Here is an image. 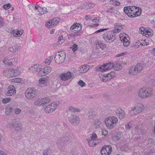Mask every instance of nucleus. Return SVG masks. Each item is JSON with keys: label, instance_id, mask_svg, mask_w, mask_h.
<instances>
[{"label": "nucleus", "instance_id": "1", "mask_svg": "<svg viewBox=\"0 0 155 155\" xmlns=\"http://www.w3.org/2000/svg\"><path fill=\"white\" fill-rule=\"evenodd\" d=\"M124 11L130 18H135L140 16L141 13L140 8L135 6L125 7Z\"/></svg>", "mask_w": 155, "mask_h": 155}, {"label": "nucleus", "instance_id": "2", "mask_svg": "<svg viewBox=\"0 0 155 155\" xmlns=\"http://www.w3.org/2000/svg\"><path fill=\"white\" fill-rule=\"evenodd\" d=\"M152 94V89L148 87H143L141 88L138 92V96L143 98L149 97Z\"/></svg>", "mask_w": 155, "mask_h": 155}, {"label": "nucleus", "instance_id": "3", "mask_svg": "<svg viewBox=\"0 0 155 155\" xmlns=\"http://www.w3.org/2000/svg\"><path fill=\"white\" fill-rule=\"evenodd\" d=\"M117 118L114 116L110 117L107 118L105 121L106 125L108 128H113L117 123Z\"/></svg>", "mask_w": 155, "mask_h": 155}, {"label": "nucleus", "instance_id": "4", "mask_svg": "<svg viewBox=\"0 0 155 155\" xmlns=\"http://www.w3.org/2000/svg\"><path fill=\"white\" fill-rule=\"evenodd\" d=\"M65 53L63 51L58 52L56 53L54 57V60L56 63L58 64H62L64 61L65 58Z\"/></svg>", "mask_w": 155, "mask_h": 155}, {"label": "nucleus", "instance_id": "5", "mask_svg": "<svg viewBox=\"0 0 155 155\" xmlns=\"http://www.w3.org/2000/svg\"><path fill=\"white\" fill-rule=\"evenodd\" d=\"M144 108V106L141 104H138L136 106L131 108L129 112L130 116H133L141 113Z\"/></svg>", "mask_w": 155, "mask_h": 155}, {"label": "nucleus", "instance_id": "6", "mask_svg": "<svg viewBox=\"0 0 155 155\" xmlns=\"http://www.w3.org/2000/svg\"><path fill=\"white\" fill-rule=\"evenodd\" d=\"M59 104L58 101H55L50 104L47 106L45 108V113H51L54 111Z\"/></svg>", "mask_w": 155, "mask_h": 155}, {"label": "nucleus", "instance_id": "7", "mask_svg": "<svg viewBox=\"0 0 155 155\" xmlns=\"http://www.w3.org/2000/svg\"><path fill=\"white\" fill-rule=\"evenodd\" d=\"M103 38L107 42H113L116 39L115 35H114L112 32H107L103 35Z\"/></svg>", "mask_w": 155, "mask_h": 155}, {"label": "nucleus", "instance_id": "8", "mask_svg": "<svg viewBox=\"0 0 155 155\" xmlns=\"http://www.w3.org/2000/svg\"><path fill=\"white\" fill-rule=\"evenodd\" d=\"M113 65L111 62H109L103 64L101 66H98L96 70L97 71L104 72L110 70L113 67Z\"/></svg>", "mask_w": 155, "mask_h": 155}, {"label": "nucleus", "instance_id": "9", "mask_svg": "<svg viewBox=\"0 0 155 155\" xmlns=\"http://www.w3.org/2000/svg\"><path fill=\"white\" fill-rule=\"evenodd\" d=\"M36 91L34 88L33 89L29 88L25 93V96L28 99H32L36 95Z\"/></svg>", "mask_w": 155, "mask_h": 155}, {"label": "nucleus", "instance_id": "10", "mask_svg": "<svg viewBox=\"0 0 155 155\" xmlns=\"http://www.w3.org/2000/svg\"><path fill=\"white\" fill-rule=\"evenodd\" d=\"M121 41L123 43L125 47H127L130 44V38L128 35L124 33L120 37Z\"/></svg>", "mask_w": 155, "mask_h": 155}, {"label": "nucleus", "instance_id": "11", "mask_svg": "<svg viewBox=\"0 0 155 155\" xmlns=\"http://www.w3.org/2000/svg\"><path fill=\"white\" fill-rule=\"evenodd\" d=\"M59 19L58 18H55L48 21V23L45 24L48 28H51L56 25L59 22Z\"/></svg>", "mask_w": 155, "mask_h": 155}, {"label": "nucleus", "instance_id": "12", "mask_svg": "<svg viewBox=\"0 0 155 155\" xmlns=\"http://www.w3.org/2000/svg\"><path fill=\"white\" fill-rule=\"evenodd\" d=\"M81 24L74 23L70 28V30L71 32L74 33H77L80 31L81 29Z\"/></svg>", "mask_w": 155, "mask_h": 155}, {"label": "nucleus", "instance_id": "13", "mask_svg": "<svg viewBox=\"0 0 155 155\" xmlns=\"http://www.w3.org/2000/svg\"><path fill=\"white\" fill-rule=\"evenodd\" d=\"M68 118L69 121L74 125L77 124L79 122V118L75 116L71 115Z\"/></svg>", "mask_w": 155, "mask_h": 155}, {"label": "nucleus", "instance_id": "14", "mask_svg": "<svg viewBox=\"0 0 155 155\" xmlns=\"http://www.w3.org/2000/svg\"><path fill=\"white\" fill-rule=\"evenodd\" d=\"M35 9L37 11V12H38L39 13L38 15H41L45 14H46L47 12H48V11L47 9V8L45 7L41 8V7L38 6H35Z\"/></svg>", "mask_w": 155, "mask_h": 155}, {"label": "nucleus", "instance_id": "15", "mask_svg": "<svg viewBox=\"0 0 155 155\" xmlns=\"http://www.w3.org/2000/svg\"><path fill=\"white\" fill-rule=\"evenodd\" d=\"M72 75L71 73L70 72H68L66 73H63L59 75V77L62 81H66L71 77Z\"/></svg>", "mask_w": 155, "mask_h": 155}, {"label": "nucleus", "instance_id": "16", "mask_svg": "<svg viewBox=\"0 0 155 155\" xmlns=\"http://www.w3.org/2000/svg\"><path fill=\"white\" fill-rule=\"evenodd\" d=\"M15 87L13 85H10L8 88V91L6 94L7 96H11L15 94L16 93Z\"/></svg>", "mask_w": 155, "mask_h": 155}, {"label": "nucleus", "instance_id": "17", "mask_svg": "<svg viewBox=\"0 0 155 155\" xmlns=\"http://www.w3.org/2000/svg\"><path fill=\"white\" fill-rule=\"evenodd\" d=\"M116 114L118 115L120 119H122L124 118L125 114L124 111L121 109H118L116 111Z\"/></svg>", "mask_w": 155, "mask_h": 155}, {"label": "nucleus", "instance_id": "18", "mask_svg": "<svg viewBox=\"0 0 155 155\" xmlns=\"http://www.w3.org/2000/svg\"><path fill=\"white\" fill-rule=\"evenodd\" d=\"M3 74L5 77L10 78L14 77L13 69H8L4 71Z\"/></svg>", "mask_w": 155, "mask_h": 155}, {"label": "nucleus", "instance_id": "19", "mask_svg": "<svg viewBox=\"0 0 155 155\" xmlns=\"http://www.w3.org/2000/svg\"><path fill=\"white\" fill-rule=\"evenodd\" d=\"M23 29L18 30H13L11 32L12 35H13L15 37H19L21 36L23 33Z\"/></svg>", "mask_w": 155, "mask_h": 155}, {"label": "nucleus", "instance_id": "20", "mask_svg": "<svg viewBox=\"0 0 155 155\" xmlns=\"http://www.w3.org/2000/svg\"><path fill=\"white\" fill-rule=\"evenodd\" d=\"M89 69V66L87 65H83L79 67V72L83 73L87 72Z\"/></svg>", "mask_w": 155, "mask_h": 155}, {"label": "nucleus", "instance_id": "21", "mask_svg": "<svg viewBox=\"0 0 155 155\" xmlns=\"http://www.w3.org/2000/svg\"><path fill=\"white\" fill-rule=\"evenodd\" d=\"M41 66L38 64H35L29 68V69L33 72H37L41 69Z\"/></svg>", "mask_w": 155, "mask_h": 155}, {"label": "nucleus", "instance_id": "22", "mask_svg": "<svg viewBox=\"0 0 155 155\" xmlns=\"http://www.w3.org/2000/svg\"><path fill=\"white\" fill-rule=\"evenodd\" d=\"M69 138L67 137L59 138L57 140V143L59 144L62 145L63 144L64 145V143H65L66 142L68 141L69 140Z\"/></svg>", "mask_w": 155, "mask_h": 155}, {"label": "nucleus", "instance_id": "23", "mask_svg": "<svg viewBox=\"0 0 155 155\" xmlns=\"http://www.w3.org/2000/svg\"><path fill=\"white\" fill-rule=\"evenodd\" d=\"M14 128L17 131L20 132L22 130V127L20 123H19L18 122L16 121Z\"/></svg>", "mask_w": 155, "mask_h": 155}, {"label": "nucleus", "instance_id": "24", "mask_svg": "<svg viewBox=\"0 0 155 155\" xmlns=\"http://www.w3.org/2000/svg\"><path fill=\"white\" fill-rule=\"evenodd\" d=\"M94 126L96 128H98L102 127L103 124L101 121L97 119L95 120Z\"/></svg>", "mask_w": 155, "mask_h": 155}, {"label": "nucleus", "instance_id": "25", "mask_svg": "<svg viewBox=\"0 0 155 155\" xmlns=\"http://www.w3.org/2000/svg\"><path fill=\"white\" fill-rule=\"evenodd\" d=\"M152 30L150 29H148L146 28L145 31V35L146 36L147 35L148 37H150L153 36V34L152 32Z\"/></svg>", "mask_w": 155, "mask_h": 155}, {"label": "nucleus", "instance_id": "26", "mask_svg": "<svg viewBox=\"0 0 155 155\" xmlns=\"http://www.w3.org/2000/svg\"><path fill=\"white\" fill-rule=\"evenodd\" d=\"M107 78L109 80L115 77L116 74L114 72L112 71L110 73H108L106 75Z\"/></svg>", "mask_w": 155, "mask_h": 155}, {"label": "nucleus", "instance_id": "27", "mask_svg": "<svg viewBox=\"0 0 155 155\" xmlns=\"http://www.w3.org/2000/svg\"><path fill=\"white\" fill-rule=\"evenodd\" d=\"M129 73L132 75H136L138 73L134 67H132L130 68L129 71Z\"/></svg>", "mask_w": 155, "mask_h": 155}, {"label": "nucleus", "instance_id": "28", "mask_svg": "<svg viewBox=\"0 0 155 155\" xmlns=\"http://www.w3.org/2000/svg\"><path fill=\"white\" fill-rule=\"evenodd\" d=\"M135 68L137 73L141 71L143 68L141 64L139 63H138Z\"/></svg>", "mask_w": 155, "mask_h": 155}, {"label": "nucleus", "instance_id": "29", "mask_svg": "<svg viewBox=\"0 0 155 155\" xmlns=\"http://www.w3.org/2000/svg\"><path fill=\"white\" fill-rule=\"evenodd\" d=\"M43 103L42 98L38 99L36 100L34 102V104L37 105H43Z\"/></svg>", "mask_w": 155, "mask_h": 155}, {"label": "nucleus", "instance_id": "30", "mask_svg": "<svg viewBox=\"0 0 155 155\" xmlns=\"http://www.w3.org/2000/svg\"><path fill=\"white\" fill-rule=\"evenodd\" d=\"M104 149V148H102L101 149V155H109L110 154L111 152L106 151Z\"/></svg>", "mask_w": 155, "mask_h": 155}, {"label": "nucleus", "instance_id": "31", "mask_svg": "<svg viewBox=\"0 0 155 155\" xmlns=\"http://www.w3.org/2000/svg\"><path fill=\"white\" fill-rule=\"evenodd\" d=\"M39 84L42 85L41 86L43 87L46 85L45 83L46 82V79L44 78H41L39 81Z\"/></svg>", "mask_w": 155, "mask_h": 155}, {"label": "nucleus", "instance_id": "32", "mask_svg": "<svg viewBox=\"0 0 155 155\" xmlns=\"http://www.w3.org/2000/svg\"><path fill=\"white\" fill-rule=\"evenodd\" d=\"M12 108L9 107H7L6 108L5 113L6 115H9L12 111Z\"/></svg>", "mask_w": 155, "mask_h": 155}, {"label": "nucleus", "instance_id": "33", "mask_svg": "<svg viewBox=\"0 0 155 155\" xmlns=\"http://www.w3.org/2000/svg\"><path fill=\"white\" fill-rule=\"evenodd\" d=\"M95 4L91 2H88L86 4L85 8L87 9H89L93 8L95 6Z\"/></svg>", "mask_w": 155, "mask_h": 155}, {"label": "nucleus", "instance_id": "34", "mask_svg": "<svg viewBox=\"0 0 155 155\" xmlns=\"http://www.w3.org/2000/svg\"><path fill=\"white\" fill-rule=\"evenodd\" d=\"M16 122V121L15 120H14L11 122V121H10V122L8 123L7 125V127L10 128H12V127L14 128Z\"/></svg>", "mask_w": 155, "mask_h": 155}, {"label": "nucleus", "instance_id": "35", "mask_svg": "<svg viewBox=\"0 0 155 155\" xmlns=\"http://www.w3.org/2000/svg\"><path fill=\"white\" fill-rule=\"evenodd\" d=\"M46 74H47L46 73L45 71H44V69L40 70L39 72L38 73V75L40 77L44 76Z\"/></svg>", "mask_w": 155, "mask_h": 155}, {"label": "nucleus", "instance_id": "36", "mask_svg": "<svg viewBox=\"0 0 155 155\" xmlns=\"http://www.w3.org/2000/svg\"><path fill=\"white\" fill-rule=\"evenodd\" d=\"M146 29V28L144 27H140L139 28V33H141L143 36H145Z\"/></svg>", "mask_w": 155, "mask_h": 155}, {"label": "nucleus", "instance_id": "37", "mask_svg": "<svg viewBox=\"0 0 155 155\" xmlns=\"http://www.w3.org/2000/svg\"><path fill=\"white\" fill-rule=\"evenodd\" d=\"M69 111L71 112H79L80 110L79 109L73 108L71 106L69 108Z\"/></svg>", "mask_w": 155, "mask_h": 155}, {"label": "nucleus", "instance_id": "38", "mask_svg": "<svg viewBox=\"0 0 155 155\" xmlns=\"http://www.w3.org/2000/svg\"><path fill=\"white\" fill-rule=\"evenodd\" d=\"M96 141L92 139L89 140L88 141L89 145L91 147H92L94 145H96L97 144L95 142Z\"/></svg>", "mask_w": 155, "mask_h": 155}, {"label": "nucleus", "instance_id": "39", "mask_svg": "<svg viewBox=\"0 0 155 155\" xmlns=\"http://www.w3.org/2000/svg\"><path fill=\"white\" fill-rule=\"evenodd\" d=\"M53 58L52 56H50L49 59H47L45 60V63L47 65H49L51 62V61Z\"/></svg>", "mask_w": 155, "mask_h": 155}, {"label": "nucleus", "instance_id": "40", "mask_svg": "<svg viewBox=\"0 0 155 155\" xmlns=\"http://www.w3.org/2000/svg\"><path fill=\"white\" fill-rule=\"evenodd\" d=\"M13 74H14V77H15L19 75L20 73L21 72L17 69H13Z\"/></svg>", "mask_w": 155, "mask_h": 155}, {"label": "nucleus", "instance_id": "41", "mask_svg": "<svg viewBox=\"0 0 155 155\" xmlns=\"http://www.w3.org/2000/svg\"><path fill=\"white\" fill-rule=\"evenodd\" d=\"M44 69L47 74L50 72L52 70L51 68L49 66L45 67Z\"/></svg>", "mask_w": 155, "mask_h": 155}, {"label": "nucleus", "instance_id": "42", "mask_svg": "<svg viewBox=\"0 0 155 155\" xmlns=\"http://www.w3.org/2000/svg\"><path fill=\"white\" fill-rule=\"evenodd\" d=\"M11 5L10 3L5 4L3 6V8L5 10H7L10 8L11 7Z\"/></svg>", "mask_w": 155, "mask_h": 155}, {"label": "nucleus", "instance_id": "43", "mask_svg": "<svg viewBox=\"0 0 155 155\" xmlns=\"http://www.w3.org/2000/svg\"><path fill=\"white\" fill-rule=\"evenodd\" d=\"M43 105L49 103L50 101V99L48 97L42 98Z\"/></svg>", "mask_w": 155, "mask_h": 155}, {"label": "nucleus", "instance_id": "44", "mask_svg": "<svg viewBox=\"0 0 155 155\" xmlns=\"http://www.w3.org/2000/svg\"><path fill=\"white\" fill-rule=\"evenodd\" d=\"M78 84L81 87H84L86 85V84L81 80L78 82Z\"/></svg>", "mask_w": 155, "mask_h": 155}, {"label": "nucleus", "instance_id": "45", "mask_svg": "<svg viewBox=\"0 0 155 155\" xmlns=\"http://www.w3.org/2000/svg\"><path fill=\"white\" fill-rule=\"evenodd\" d=\"M11 100V98L10 97L6 98L2 100V102L4 104H6L9 102Z\"/></svg>", "mask_w": 155, "mask_h": 155}, {"label": "nucleus", "instance_id": "46", "mask_svg": "<svg viewBox=\"0 0 155 155\" xmlns=\"http://www.w3.org/2000/svg\"><path fill=\"white\" fill-rule=\"evenodd\" d=\"M5 24V21L3 18L0 16V27L3 26Z\"/></svg>", "mask_w": 155, "mask_h": 155}, {"label": "nucleus", "instance_id": "47", "mask_svg": "<svg viewBox=\"0 0 155 155\" xmlns=\"http://www.w3.org/2000/svg\"><path fill=\"white\" fill-rule=\"evenodd\" d=\"M120 31V29H119L118 28H115L114 30H112L110 32H112L114 35H115V34H116L117 33H118Z\"/></svg>", "mask_w": 155, "mask_h": 155}, {"label": "nucleus", "instance_id": "48", "mask_svg": "<svg viewBox=\"0 0 155 155\" xmlns=\"http://www.w3.org/2000/svg\"><path fill=\"white\" fill-rule=\"evenodd\" d=\"M109 9H110V11H109V13L110 14H112V13L116 14V12H115L116 10L114 8L112 7V8H110Z\"/></svg>", "mask_w": 155, "mask_h": 155}, {"label": "nucleus", "instance_id": "49", "mask_svg": "<svg viewBox=\"0 0 155 155\" xmlns=\"http://www.w3.org/2000/svg\"><path fill=\"white\" fill-rule=\"evenodd\" d=\"M13 50H15V51H18L20 49V47L18 45H15L14 46L12 47Z\"/></svg>", "mask_w": 155, "mask_h": 155}, {"label": "nucleus", "instance_id": "50", "mask_svg": "<svg viewBox=\"0 0 155 155\" xmlns=\"http://www.w3.org/2000/svg\"><path fill=\"white\" fill-rule=\"evenodd\" d=\"M78 46L76 44H74L72 46L71 48L72 50L74 51H76L78 49Z\"/></svg>", "mask_w": 155, "mask_h": 155}, {"label": "nucleus", "instance_id": "51", "mask_svg": "<svg viewBox=\"0 0 155 155\" xmlns=\"http://www.w3.org/2000/svg\"><path fill=\"white\" fill-rule=\"evenodd\" d=\"M97 137V135L94 134H93L92 135V136L91 139L95 141H96L97 140H96V139Z\"/></svg>", "mask_w": 155, "mask_h": 155}, {"label": "nucleus", "instance_id": "52", "mask_svg": "<svg viewBox=\"0 0 155 155\" xmlns=\"http://www.w3.org/2000/svg\"><path fill=\"white\" fill-rule=\"evenodd\" d=\"M88 116L89 118H93L94 115L92 112H89L88 113Z\"/></svg>", "mask_w": 155, "mask_h": 155}, {"label": "nucleus", "instance_id": "53", "mask_svg": "<svg viewBox=\"0 0 155 155\" xmlns=\"http://www.w3.org/2000/svg\"><path fill=\"white\" fill-rule=\"evenodd\" d=\"M85 8L82 6H78V7L77 8H76V9L75 10V11H77L78 10H83Z\"/></svg>", "mask_w": 155, "mask_h": 155}, {"label": "nucleus", "instance_id": "54", "mask_svg": "<svg viewBox=\"0 0 155 155\" xmlns=\"http://www.w3.org/2000/svg\"><path fill=\"white\" fill-rule=\"evenodd\" d=\"M21 78H16L14 80L15 82L19 83L21 82Z\"/></svg>", "mask_w": 155, "mask_h": 155}, {"label": "nucleus", "instance_id": "55", "mask_svg": "<svg viewBox=\"0 0 155 155\" xmlns=\"http://www.w3.org/2000/svg\"><path fill=\"white\" fill-rule=\"evenodd\" d=\"M107 29V28H103V29H101L99 30H98L97 31H95V33H99L101 32H102L104 30H106Z\"/></svg>", "mask_w": 155, "mask_h": 155}, {"label": "nucleus", "instance_id": "56", "mask_svg": "<svg viewBox=\"0 0 155 155\" xmlns=\"http://www.w3.org/2000/svg\"><path fill=\"white\" fill-rule=\"evenodd\" d=\"M21 111V110L19 109H16L15 110V113L17 114H19Z\"/></svg>", "mask_w": 155, "mask_h": 155}, {"label": "nucleus", "instance_id": "57", "mask_svg": "<svg viewBox=\"0 0 155 155\" xmlns=\"http://www.w3.org/2000/svg\"><path fill=\"white\" fill-rule=\"evenodd\" d=\"M101 81L104 82H106L107 81H109V79L107 78H106L105 77H103L101 79Z\"/></svg>", "mask_w": 155, "mask_h": 155}, {"label": "nucleus", "instance_id": "58", "mask_svg": "<svg viewBox=\"0 0 155 155\" xmlns=\"http://www.w3.org/2000/svg\"><path fill=\"white\" fill-rule=\"evenodd\" d=\"M97 44L99 46L100 48H101L102 49H104V47L103 43H102L101 42H98Z\"/></svg>", "mask_w": 155, "mask_h": 155}, {"label": "nucleus", "instance_id": "59", "mask_svg": "<svg viewBox=\"0 0 155 155\" xmlns=\"http://www.w3.org/2000/svg\"><path fill=\"white\" fill-rule=\"evenodd\" d=\"M131 126H130V124L128 123L127 125H126V128L127 130H129L130 129Z\"/></svg>", "mask_w": 155, "mask_h": 155}, {"label": "nucleus", "instance_id": "60", "mask_svg": "<svg viewBox=\"0 0 155 155\" xmlns=\"http://www.w3.org/2000/svg\"><path fill=\"white\" fill-rule=\"evenodd\" d=\"M49 150L48 149H46L43 151V155H48V152Z\"/></svg>", "mask_w": 155, "mask_h": 155}, {"label": "nucleus", "instance_id": "61", "mask_svg": "<svg viewBox=\"0 0 155 155\" xmlns=\"http://www.w3.org/2000/svg\"><path fill=\"white\" fill-rule=\"evenodd\" d=\"M108 134L107 131L105 130H104L102 132V134L104 136H106Z\"/></svg>", "mask_w": 155, "mask_h": 155}, {"label": "nucleus", "instance_id": "62", "mask_svg": "<svg viewBox=\"0 0 155 155\" xmlns=\"http://www.w3.org/2000/svg\"><path fill=\"white\" fill-rule=\"evenodd\" d=\"M125 54H126L124 52H122V53H120V54H118L117 55H116V57H120V56H124Z\"/></svg>", "mask_w": 155, "mask_h": 155}, {"label": "nucleus", "instance_id": "63", "mask_svg": "<svg viewBox=\"0 0 155 155\" xmlns=\"http://www.w3.org/2000/svg\"><path fill=\"white\" fill-rule=\"evenodd\" d=\"M118 25H119V29H120V31L121 30V29H123V25H122L121 23H118Z\"/></svg>", "mask_w": 155, "mask_h": 155}, {"label": "nucleus", "instance_id": "64", "mask_svg": "<svg viewBox=\"0 0 155 155\" xmlns=\"http://www.w3.org/2000/svg\"><path fill=\"white\" fill-rule=\"evenodd\" d=\"M151 54L155 56V48H153L151 51Z\"/></svg>", "mask_w": 155, "mask_h": 155}]
</instances>
